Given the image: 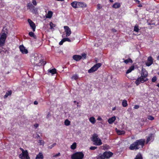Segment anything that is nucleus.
Returning <instances> with one entry per match:
<instances>
[{
	"label": "nucleus",
	"instance_id": "nucleus-1",
	"mask_svg": "<svg viewBox=\"0 0 159 159\" xmlns=\"http://www.w3.org/2000/svg\"><path fill=\"white\" fill-rule=\"evenodd\" d=\"M148 73L147 70L142 67L141 73V76L137 78L135 81V84L138 86L141 83H143L148 80V79L147 78Z\"/></svg>",
	"mask_w": 159,
	"mask_h": 159
},
{
	"label": "nucleus",
	"instance_id": "nucleus-2",
	"mask_svg": "<svg viewBox=\"0 0 159 159\" xmlns=\"http://www.w3.org/2000/svg\"><path fill=\"white\" fill-rule=\"evenodd\" d=\"M145 142V140L144 139L136 140L130 145L129 148L130 150L139 149V148L143 147Z\"/></svg>",
	"mask_w": 159,
	"mask_h": 159
},
{
	"label": "nucleus",
	"instance_id": "nucleus-3",
	"mask_svg": "<svg viewBox=\"0 0 159 159\" xmlns=\"http://www.w3.org/2000/svg\"><path fill=\"white\" fill-rule=\"evenodd\" d=\"M31 62L34 65L38 66L44 65L46 63L43 60H39V58L37 54L35 55L34 57L31 59Z\"/></svg>",
	"mask_w": 159,
	"mask_h": 159
},
{
	"label": "nucleus",
	"instance_id": "nucleus-4",
	"mask_svg": "<svg viewBox=\"0 0 159 159\" xmlns=\"http://www.w3.org/2000/svg\"><path fill=\"white\" fill-rule=\"evenodd\" d=\"M92 140L93 142V144L95 145L99 146L102 144L101 139L99 138L98 135L97 134H94L93 135Z\"/></svg>",
	"mask_w": 159,
	"mask_h": 159
},
{
	"label": "nucleus",
	"instance_id": "nucleus-5",
	"mask_svg": "<svg viewBox=\"0 0 159 159\" xmlns=\"http://www.w3.org/2000/svg\"><path fill=\"white\" fill-rule=\"evenodd\" d=\"M84 154L81 152H76L73 154L71 156V159H83Z\"/></svg>",
	"mask_w": 159,
	"mask_h": 159
},
{
	"label": "nucleus",
	"instance_id": "nucleus-6",
	"mask_svg": "<svg viewBox=\"0 0 159 159\" xmlns=\"http://www.w3.org/2000/svg\"><path fill=\"white\" fill-rule=\"evenodd\" d=\"M102 65V64L100 63L96 64L88 70V72L89 73H91L95 72L99 68L101 67Z\"/></svg>",
	"mask_w": 159,
	"mask_h": 159
},
{
	"label": "nucleus",
	"instance_id": "nucleus-7",
	"mask_svg": "<svg viewBox=\"0 0 159 159\" xmlns=\"http://www.w3.org/2000/svg\"><path fill=\"white\" fill-rule=\"evenodd\" d=\"M7 37V35L5 32L1 35L0 37V46H3L4 45Z\"/></svg>",
	"mask_w": 159,
	"mask_h": 159
},
{
	"label": "nucleus",
	"instance_id": "nucleus-8",
	"mask_svg": "<svg viewBox=\"0 0 159 159\" xmlns=\"http://www.w3.org/2000/svg\"><path fill=\"white\" fill-rule=\"evenodd\" d=\"M19 157L21 159H30L28 151L27 150H25V151L20 154L19 155Z\"/></svg>",
	"mask_w": 159,
	"mask_h": 159
},
{
	"label": "nucleus",
	"instance_id": "nucleus-9",
	"mask_svg": "<svg viewBox=\"0 0 159 159\" xmlns=\"http://www.w3.org/2000/svg\"><path fill=\"white\" fill-rule=\"evenodd\" d=\"M64 28L65 30V32L66 33V37H67L69 36L71 34V31L70 28L67 26H64Z\"/></svg>",
	"mask_w": 159,
	"mask_h": 159
},
{
	"label": "nucleus",
	"instance_id": "nucleus-10",
	"mask_svg": "<svg viewBox=\"0 0 159 159\" xmlns=\"http://www.w3.org/2000/svg\"><path fill=\"white\" fill-rule=\"evenodd\" d=\"M28 21L29 24L30 26L32 29L33 32L35 31L36 29V25L30 19H28Z\"/></svg>",
	"mask_w": 159,
	"mask_h": 159
},
{
	"label": "nucleus",
	"instance_id": "nucleus-11",
	"mask_svg": "<svg viewBox=\"0 0 159 159\" xmlns=\"http://www.w3.org/2000/svg\"><path fill=\"white\" fill-rule=\"evenodd\" d=\"M103 153L106 159H108L111 157L113 154V153L110 151H106L104 152Z\"/></svg>",
	"mask_w": 159,
	"mask_h": 159
},
{
	"label": "nucleus",
	"instance_id": "nucleus-12",
	"mask_svg": "<svg viewBox=\"0 0 159 159\" xmlns=\"http://www.w3.org/2000/svg\"><path fill=\"white\" fill-rule=\"evenodd\" d=\"M19 49L20 51L23 54H27L28 53V50L25 49V47L23 45H20L19 46Z\"/></svg>",
	"mask_w": 159,
	"mask_h": 159
},
{
	"label": "nucleus",
	"instance_id": "nucleus-13",
	"mask_svg": "<svg viewBox=\"0 0 159 159\" xmlns=\"http://www.w3.org/2000/svg\"><path fill=\"white\" fill-rule=\"evenodd\" d=\"M153 61L151 56H149L148 58L147 61L146 62V65L147 66H149L153 63Z\"/></svg>",
	"mask_w": 159,
	"mask_h": 159
},
{
	"label": "nucleus",
	"instance_id": "nucleus-14",
	"mask_svg": "<svg viewBox=\"0 0 159 159\" xmlns=\"http://www.w3.org/2000/svg\"><path fill=\"white\" fill-rule=\"evenodd\" d=\"M78 8H84L87 7V4L84 2H78Z\"/></svg>",
	"mask_w": 159,
	"mask_h": 159
},
{
	"label": "nucleus",
	"instance_id": "nucleus-15",
	"mask_svg": "<svg viewBox=\"0 0 159 159\" xmlns=\"http://www.w3.org/2000/svg\"><path fill=\"white\" fill-rule=\"evenodd\" d=\"M73 58L76 61H78L82 59V56L80 55H74L73 56Z\"/></svg>",
	"mask_w": 159,
	"mask_h": 159
},
{
	"label": "nucleus",
	"instance_id": "nucleus-16",
	"mask_svg": "<svg viewBox=\"0 0 159 159\" xmlns=\"http://www.w3.org/2000/svg\"><path fill=\"white\" fill-rule=\"evenodd\" d=\"M78 2L74 1L71 3V5L75 8H78Z\"/></svg>",
	"mask_w": 159,
	"mask_h": 159
},
{
	"label": "nucleus",
	"instance_id": "nucleus-17",
	"mask_svg": "<svg viewBox=\"0 0 159 159\" xmlns=\"http://www.w3.org/2000/svg\"><path fill=\"white\" fill-rule=\"evenodd\" d=\"M116 120V117L114 116L109 118L108 119V121L109 124H111L115 120Z\"/></svg>",
	"mask_w": 159,
	"mask_h": 159
},
{
	"label": "nucleus",
	"instance_id": "nucleus-18",
	"mask_svg": "<svg viewBox=\"0 0 159 159\" xmlns=\"http://www.w3.org/2000/svg\"><path fill=\"white\" fill-rule=\"evenodd\" d=\"M43 157L42 153L41 152H39V154L37 155L36 159H43Z\"/></svg>",
	"mask_w": 159,
	"mask_h": 159
},
{
	"label": "nucleus",
	"instance_id": "nucleus-19",
	"mask_svg": "<svg viewBox=\"0 0 159 159\" xmlns=\"http://www.w3.org/2000/svg\"><path fill=\"white\" fill-rule=\"evenodd\" d=\"M48 72L51 73L52 75H53L57 73V70L55 68H53L51 70H49Z\"/></svg>",
	"mask_w": 159,
	"mask_h": 159
},
{
	"label": "nucleus",
	"instance_id": "nucleus-20",
	"mask_svg": "<svg viewBox=\"0 0 159 159\" xmlns=\"http://www.w3.org/2000/svg\"><path fill=\"white\" fill-rule=\"evenodd\" d=\"M112 7L113 8L116 9L120 7V4L118 2H116L112 5Z\"/></svg>",
	"mask_w": 159,
	"mask_h": 159
},
{
	"label": "nucleus",
	"instance_id": "nucleus-21",
	"mask_svg": "<svg viewBox=\"0 0 159 159\" xmlns=\"http://www.w3.org/2000/svg\"><path fill=\"white\" fill-rule=\"evenodd\" d=\"M116 131L117 134L119 135H122L124 134L125 133V132L124 130H117Z\"/></svg>",
	"mask_w": 159,
	"mask_h": 159
},
{
	"label": "nucleus",
	"instance_id": "nucleus-22",
	"mask_svg": "<svg viewBox=\"0 0 159 159\" xmlns=\"http://www.w3.org/2000/svg\"><path fill=\"white\" fill-rule=\"evenodd\" d=\"M12 91L11 90L8 91L6 92L5 95L4 96V98H7L8 96H10L12 94Z\"/></svg>",
	"mask_w": 159,
	"mask_h": 159
},
{
	"label": "nucleus",
	"instance_id": "nucleus-23",
	"mask_svg": "<svg viewBox=\"0 0 159 159\" xmlns=\"http://www.w3.org/2000/svg\"><path fill=\"white\" fill-rule=\"evenodd\" d=\"M34 6H33L32 3L29 2L27 5V7L28 9L31 10L33 8H34Z\"/></svg>",
	"mask_w": 159,
	"mask_h": 159
},
{
	"label": "nucleus",
	"instance_id": "nucleus-24",
	"mask_svg": "<svg viewBox=\"0 0 159 159\" xmlns=\"http://www.w3.org/2000/svg\"><path fill=\"white\" fill-rule=\"evenodd\" d=\"M134 69V66H131V67H130L129 69L127 70L126 72V74H127L130 73L132 70H133Z\"/></svg>",
	"mask_w": 159,
	"mask_h": 159
},
{
	"label": "nucleus",
	"instance_id": "nucleus-25",
	"mask_svg": "<svg viewBox=\"0 0 159 159\" xmlns=\"http://www.w3.org/2000/svg\"><path fill=\"white\" fill-rule=\"evenodd\" d=\"M53 13L52 11H49L47 14V16H46V18H50L52 17V15Z\"/></svg>",
	"mask_w": 159,
	"mask_h": 159
},
{
	"label": "nucleus",
	"instance_id": "nucleus-26",
	"mask_svg": "<svg viewBox=\"0 0 159 159\" xmlns=\"http://www.w3.org/2000/svg\"><path fill=\"white\" fill-rule=\"evenodd\" d=\"M134 159H143L141 153L140 152L138 153Z\"/></svg>",
	"mask_w": 159,
	"mask_h": 159
},
{
	"label": "nucleus",
	"instance_id": "nucleus-27",
	"mask_svg": "<svg viewBox=\"0 0 159 159\" xmlns=\"http://www.w3.org/2000/svg\"><path fill=\"white\" fill-rule=\"evenodd\" d=\"M98 159H106L104 153L103 154L101 153L99 154L98 156Z\"/></svg>",
	"mask_w": 159,
	"mask_h": 159
},
{
	"label": "nucleus",
	"instance_id": "nucleus-28",
	"mask_svg": "<svg viewBox=\"0 0 159 159\" xmlns=\"http://www.w3.org/2000/svg\"><path fill=\"white\" fill-rule=\"evenodd\" d=\"M122 106L124 107H126L128 106L127 102L126 100H124L122 103Z\"/></svg>",
	"mask_w": 159,
	"mask_h": 159
},
{
	"label": "nucleus",
	"instance_id": "nucleus-29",
	"mask_svg": "<svg viewBox=\"0 0 159 159\" xmlns=\"http://www.w3.org/2000/svg\"><path fill=\"white\" fill-rule=\"evenodd\" d=\"M89 120L93 124H94L96 122L95 118L93 117H90L89 119Z\"/></svg>",
	"mask_w": 159,
	"mask_h": 159
},
{
	"label": "nucleus",
	"instance_id": "nucleus-30",
	"mask_svg": "<svg viewBox=\"0 0 159 159\" xmlns=\"http://www.w3.org/2000/svg\"><path fill=\"white\" fill-rule=\"evenodd\" d=\"M124 62L126 64L129 63H132L133 62L132 60L130 58H129L126 60H125L124 61Z\"/></svg>",
	"mask_w": 159,
	"mask_h": 159
},
{
	"label": "nucleus",
	"instance_id": "nucleus-31",
	"mask_svg": "<svg viewBox=\"0 0 159 159\" xmlns=\"http://www.w3.org/2000/svg\"><path fill=\"white\" fill-rule=\"evenodd\" d=\"M64 124L66 126H69L70 124V121L66 119L65 121Z\"/></svg>",
	"mask_w": 159,
	"mask_h": 159
},
{
	"label": "nucleus",
	"instance_id": "nucleus-32",
	"mask_svg": "<svg viewBox=\"0 0 159 159\" xmlns=\"http://www.w3.org/2000/svg\"><path fill=\"white\" fill-rule=\"evenodd\" d=\"M29 34L31 37H33L34 38H36V36L34 34V33L32 32H29Z\"/></svg>",
	"mask_w": 159,
	"mask_h": 159
},
{
	"label": "nucleus",
	"instance_id": "nucleus-33",
	"mask_svg": "<svg viewBox=\"0 0 159 159\" xmlns=\"http://www.w3.org/2000/svg\"><path fill=\"white\" fill-rule=\"evenodd\" d=\"M76 143H73L71 146L70 148L74 150L76 148Z\"/></svg>",
	"mask_w": 159,
	"mask_h": 159
},
{
	"label": "nucleus",
	"instance_id": "nucleus-34",
	"mask_svg": "<svg viewBox=\"0 0 159 159\" xmlns=\"http://www.w3.org/2000/svg\"><path fill=\"white\" fill-rule=\"evenodd\" d=\"M31 11V12L34 14H36L37 13L38 9L34 7V8H33Z\"/></svg>",
	"mask_w": 159,
	"mask_h": 159
},
{
	"label": "nucleus",
	"instance_id": "nucleus-35",
	"mask_svg": "<svg viewBox=\"0 0 159 159\" xmlns=\"http://www.w3.org/2000/svg\"><path fill=\"white\" fill-rule=\"evenodd\" d=\"M139 26L138 25H135L134 28V31L136 32H139Z\"/></svg>",
	"mask_w": 159,
	"mask_h": 159
},
{
	"label": "nucleus",
	"instance_id": "nucleus-36",
	"mask_svg": "<svg viewBox=\"0 0 159 159\" xmlns=\"http://www.w3.org/2000/svg\"><path fill=\"white\" fill-rule=\"evenodd\" d=\"M152 138V135H151L148 136L146 140V143H148V142L151 140Z\"/></svg>",
	"mask_w": 159,
	"mask_h": 159
},
{
	"label": "nucleus",
	"instance_id": "nucleus-37",
	"mask_svg": "<svg viewBox=\"0 0 159 159\" xmlns=\"http://www.w3.org/2000/svg\"><path fill=\"white\" fill-rule=\"evenodd\" d=\"M50 29H52L53 27H55V25L54 24H53L52 22H51L50 23Z\"/></svg>",
	"mask_w": 159,
	"mask_h": 159
},
{
	"label": "nucleus",
	"instance_id": "nucleus-38",
	"mask_svg": "<svg viewBox=\"0 0 159 159\" xmlns=\"http://www.w3.org/2000/svg\"><path fill=\"white\" fill-rule=\"evenodd\" d=\"M78 78V76L76 75H74L71 77L72 79H74L75 80H77Z\"/></svg>",
	"mask_w": 159,
	"mask_h": 159
},
{
	"label": "nucleus",
	"instance_id": "nucleus-39",
	"mask_svg": "<svg viewBox=\"0 0 159 159\" xmlns=\"http://www.w3.org/2000/svg\"><path fill=\"white\" fill-rule=\"evenodd\" d=\"M157 80V78L156 76H153L152 79V82H155Z\"/></svg>",
	"mask_w": 159,
	"mask_h": 159
},
{
	"label": "nucleus",
	"instance_id": "nucleus-40",
	"mask_svg": "<svg viewBox=\"0 0 159 159\" xmlns=\"http://www.w3.org/2000/svg\"><path fill=\"white\" fill-rule=\"evenodd\" d=\"M56 145V143H53L52 145H51V146H48V148L49 149H52V148L54 147Z\"/></svg>",
	"mask_w": 159,
	"mask_h": 159
},
{
	"label": "nucleus",
	"instance_id": "nucleus-41",
	"mask_svg": "<svg viewBox=\"0 0 159 159\" xmlns=\"http://www.w3.org/2000/svg\"><path fill=\"white\" fill-rule=\"evenodd\" d=\"M64 42H66V41H68V42H71V41L70 40V39L69 38H64L63 39Z\"/></svg>",
	"mask_w": 159,
	"mask_h": 159
},
{
	"label": "nucleus",
	"instance_id": "nucleus-42",
	"mask_svg": "<svg viewBox=\"0 0 159 159\" xmlns=\"http://www.w3.org/2000/svg\"><path fill=\"white\" fill-rule=\"evenodd\" d=\"M148 119L149 120H152L154 119V118L152 116H149L148 117Z\"/></svg>",
	"mask_w": 159,
	"mask_h": 159
},
{
	"label": "nucleus",
	"instance_id": "nucleus-43",
	"mask_svg": "<svg viewBox=\"0 0 159 159\" xmlns=\"http://www.w3.org/2000/svg\"><path fill=\"white\" fill-rule=\"evenodd\" d=\"M103 149L104 150L107 149L109 147V146L107 144H105L103 146Z\"/></svg>",
	"mask_w": 159,
	"mask_h": 159
},
{
	"label": "nucleus",
	"instance_id": "nucleus-44",
	"mask_svg": "<svg viewBox=\"0 0 159 159\" xmlns=\"http://www.w3.org/2000/svg\"><path fill=\"white\" fill-rule=\"evenodd\" d=\"M38 142L39 143H40V145H43L44 144V142L42 140H39Z\"/></svg>",
	"mask_w": 159,
	"mask_h": 159
},
{
	"label": "nucleus",
	"instance_id": "nucleus-45",
	"mask_svg": "<svg viewBox=\"0 0 159 159\" xmlns=\"http://www.w3.org/2000/svg\"><path fill=\"white\" fill-rule=\"evenodd\" d=\"M97 147L95 146H91L90 148V149L91 150H94L97 148Z\"/></svg>",
	"mask_w": 159,
	"mask_h": 159
},
{
	"label": "nucleus",
	"instance_id": "nucleus-46",
	"mask_svg": "<svg viewBox=\"0 0 159 159\" xmlns=\"http://www.w3.org/2000/svg\"><path fill=\"white\" fill-rule=\"evenodd\" d=\"M32 3L35 6H36L37 4L36 1L35 0H33Z\"/></svg>",
	"mask_w": 159,
	"mask_h": 159
},
{
	"label": "nucleus",
	"instance_id": "nucleus-47",
	"mask_svg": "<svg viewBox=\"0 0 159 159\" xmlns=\"http://www.w3.org/2000/svg\"><path fill=\"white\" fill-rule=\"evenodd\" d=\"M64 41L63 39L61 40L59 42V44L60 45H62L63 43L64 42Z\"/></svg>",
	"mask_w": 159,
	"mask_h": 159
},
{
	"label": "nucleus",
	"instance_id": "nucleus-48",
	"mask_svg": "<svg viewBox=\"0 0 159 159\" xmlns=\"http://www.w3.org/2000/svg\"><path fill=\"white\" fill-rule=\"evenodd\" d=\"M97 9L98 10H99L100 9L102 8V7L101 6V5L99 4H98L97 5Z\"/></svg>",
	"mask_w": 159,
	"mask_h": 159
},
{
	"label": "nucleus",
	"instance_id": "nucleus-49",
	"mask_svg": "<svg viewBox=\"0 0 159 159\" xmlns=\"http://www.w3.org/2000/svg\"><path fill=\"white\" fill-rule=\"evenodd\" d=\"M139 106L137 105H135L134 106V108L135 109H138L139 108Z\"/></svg>",
	"mask_w": 159,
	"mask_h": 159
},
{
	"label": "nucleus",
	"instance_id": "nucleus-50",
	"mask_svg": "<svg viewBox=\"0 0 159 159\" xmlns=\"http://www.w3.org/2000/svg\"><path fill=\"white\" fill-rule=\"evenodd\" d=\"M39 126V124H38L36 123L34 125V126L35 128H37Z\"/></svg>",
	"mask_w": 159,
	"mask_h": 159
},
{
	"label": "nucleus",
	"instance_id": "nucleus-51",
	"mask_svg": "<svg viewBox=\"0 0 159 159\" xmlns=\"http://www.w3.org/2000/svg\"><path fill=\"white\" fill-rule=\"evenodd\" d=\"M82 56L84 58V59H85L86 57V54L84 53V54H82Z\"/></svg>",
	"mask_w": 159,
	"mask_h": 159
},
{
	"label": "nucleus",
	"instance_id": "nucleus-52",
	"mask_svg": "<svg viewBox=\"0 0 159 159\" xmlns=\"http://www.w3.org/2000/svg\"><path fill=\"white\" fill-rule=\"evenodd\" d=\"M20 149L22 151V152H23L25 151V150H24V149L22 148H20Z\"/></svg>",
	"mask_w": 159,
	"mask_h": 159
},
{
	"label": "nucleus",
	"instance_id": "nucleus-53",
	"mask_svg": "<svg viewBox=\"0 0 159 159\" xmlns=\"http://www.w3.org/2000/svg\"><path fill=\"white\" fill-rule=\"evenodd\" d=\"M97 120H102V118L100 116L98 117Z\"/></svg>",
	"mask_w": 159,
	"mask_h": 159
},
{
	"label": "nucleus",
	"instance_id": "nucleus-54",
	"mask_svg": "<svg viewBox=\"0 0 159 159\" xmlns=\"http://www.w3.org/2000/svg\"><path fill=\"white\" fill-rule=\"evenodd\" d=\"M38 102L36 101H35L34 102V105H37L38 104Z\"/></svg>",
	"mask_w": 159,
	"mask_h": 159
},
{
	"label": "nucleus",
	"instance_id": "nucleus-55",
	"mask_svg": "<svg viewBox=\"0 0 159 159\" xmlns=\"http://www.w3.org/2000/svg\"><path fill=\"white\" fill-rule=\"evenodd\" d=\"M60 155V153H58L56 155H55L54 156L55 157H57L58 156H59Z\"/></svg>",
	"mask_w": 159,
	"mask_h": 159
},
{
	"label": "nucleus",
	"instance_id": "nucleus-56",
	"mask_svg": "<svg viewBox=\"0 0 159 159\" xmlns=\"http://www.w3.org/2000/svg\"><path fill=\"white\" fill-rule=\"evenodd\" d=\"M116 107H114L112 109V111H114L116 109Z\"/></svg>",
	"mask_w": 159,
	"mask_h": 159
},
{
	"label": "nucleus",
	"instance_id": "nucleus-57",
	"mask_svg": "<svg viewBox=\"0 0 159 159\" xmlns=\"http://www.w3.org/2000/svg\"><path fill=\"white\" fill-rule=\"evenodd\" d=\"M136 2H137V3L138 4H139L140 3V1H139V0H137Z\"/></svg>",
	"mask_w": 159,
	"mask_h": 159
},
{
	"label": "nucleus",
	"instance_id": "nucleus-58",
	"mask_svg": "<svg viewBox=\"0 0 159 159\" xmlns=\"http://www.w3.org/2000/svg\"><path fill=\"white\" fill-rule=\"evenodd\" d=\"M142 6V5L141 4H139L138 6V7H141Z\"/></svg>",
	"mask_w": 159,
	"mask_h": 159
},
{
	"label": "nucleus",
	"instance_id": "nucleus-59",
	"mask_svg": "<svg viewBox=\"0 0 159 159\" xmlns=\"http://www.w3.org/2000/svg\"><path fill=\"white\" fill-rule=\"evenodd\" d=\"M74 103H76V102H77V104H78V102H76V101H74Z\"/></svg>",
	"mask_w": 159,
	"mask_h": 159
},
{
	"label": "nucleus",
	"instance_id": "nucleus-60",
	"mask_svg": "<svg viewBox=\"0 0 159 159\" xmlns=\"http://www.w3.org/2000/svg\"><path fill=\"white\" fill-rule=\"evenodd\" d=\"M113 30V31L114 32H116V30H115V29H113L112 30Z\"/></svg>",
	"mask_w": 159,
	"mask_h": 159
},
{
	"label": "nucleus",
	"instance_id": "nucleus-61",
	"mask_svg": "<svg viewBox=\"0 0 159 159\" xmlns=\"http://www.w3.org/2000/svg\"><path fill=\"white\" fill-rule=\"evenodd\" d=\"M157 60L159 61V55L157 57Z\"/></svg>",
	"mask_w": 159,
	"mask_h": 159
},
{
	"label": "nucleus",
	"instance_id": "nucleus-62",
	"mask_svg": "<svg viewBox=\"0 0 159 159\" xmlns=\"http://www.w3.org/2000/svg\"><path fill=\"white\" fill-rule=\"evenodd\" d=\"M49 114H48L47 115V118H48V117H49Z\"/></svg>",
	"mask_w": 159,
	"mask_h": 159
},
{
	"label": "nucleus",
	"instance_id": "nucleus-63",
	"mask_svg": "<svg viewBox=\"0 0 159 159\" xmlns=\"http://www.w3.org/2000/svg\"><path fill=\"white\" fill-rule=\"evenodd\" d=\"M156 86L159 88V83L157 84Z\"/></svg>",
	"mask_w": 159,
	"mask_h": 159
},
{
	"label": "nucleus",
	"instance_id": "nucleus-64",
	"mask_svg": "<svg viewBox=\"0 0 159 159\" xmlns=\"http://www.w3.org/2000/svg\"><path fill=\"white\" fill-rule=\"evenodd\" d=\"M39 137H40V136H39V135H37V138H39Z\"/></svg>",
	"mask_w": 159,
	"mask_h": 159
}]
</instances>
